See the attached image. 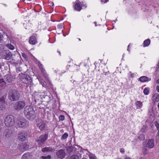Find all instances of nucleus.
<instances>
[{"instance_id":"obj_1","label":"nucleus","mask_w":159,"mask_h":159,"mask_svg":"<svg viewBox=\"0 0 159 159\" xmlns=\"http://www.w3.org/2000/svg\"><path fill=\"white\" fill-rule=\"evenodd\" d=\"M24 113L26 118L29 120H32L35 117V111L31 106H26L24 109Z\"/></svg>"},{"instance_id":"obj_2","label":"nucleus","mask_w":159,"mask_h":159,"mask_svg":"<svg viewBox=\"0 0 159 159\" xmlns=\"http://www.w3.org/2000/svg\"><path fill=\"white\" fill-rule=\"evenodd\" d=\"M8 98L11 101H16L18 100L20 96L18 92L15 90H10L8 94Z\"/></svg>"},{"instance_id":"obj_3","label":"nucleus","mask_w":159,"mask_h":159,"mask_svg":"<svg viewBox=\"0 0 159 159\" xmlns=\"http://www.w3.org/2000/svg\"><path fill=\"white\" fill-rule=\"evenodd\" d=\"M4 122L5 125L7 126H12L15 122V118L12 115H8L5 118Z\"/></svg>"},{"instance_id":"obj_4","label":"nucleus","mask_w":159,"mask_h":159,"mask_svg":"<svg viewBox=\"0 0 159 159\" xmlns=\"http://www.w3.org/2000/svg\"><path fill=\"white\" fill-rule=\"evenodd\" d=\"M25 103L23 101H18L14 104L13 107L16 111H20L25 107Z\"/></svg>"},{"instance_id":"obj_5","label":"nucleus","mask_w":159,"mask_h":159,"mask_svg":"<svg viewBox=\"0 0 159 159\" xmlns=\"http://www.w3.org/2000/svg\"><path fill=\"white\" fill-rule=\"evenodd\" d=\"M48 138V135L45 134L41 135L39 137L37 141V143L39 146L43 145Z\"/></svg>"},{"instance_id":"obj_6","label":"nucleus","mask_w":159,"mask_h":159,"mask_svg":"<svg viewBox=\"0 0 159 159\" xmlns=\"http://www.w3.org/2000/svg\"><path fill=\"white\" fill-rule=\"evenodd\" d=\"M17 124L20 127L22 128L28 125V122L25 118H20L17 121Z\"/></svg>"},{"instance_id":"obj_7","label":"nucleus","mask_w":159,"mask_h":159,"mask_svg":"<svg viewBox=\"0 0 159 159\" xmlns=\"http://www.w3.org/2000/svg\"><path fill=\"white\" fill-rule=\"evenodd\" d=\"M3 58L6 60L10 59L12 57V54L9 51H4L1 54Z\"/></svg>"},{"instance_id":"obj_8","label":"nucleus","mask_w":159,"mask_h":159,"mask_svg":"<svg viewBox=\"0 0 159 159\" xmlns=\"http://www.w3.org/2000/svg\"><path fill=\"white\" fill-rule=\"evenodd\" d=\"M39 69L41 70V71L43 73V76L45 77L46 79H47L49 82V83H50L49 78L48 76V75L47 74L45 70L43 68V65L41 64V63H39Z\"/></svg>"},{"instance_id":"obj_9","label":"nucleus","mask_w":159,"mask_h":159,"mask_svg":"<svg viewBox=\"0 0 159 159\" xmlns=\"http://www.w3.org/2000/svg\"><path fill=\"white\" fill-rule=\"evenodd\" d=\"M56 155L59 158L62 159L64 158L66 154L64 150L60 149L56 152Z\"/></svg>"},{"instance_id":"obj_10","label":"nucleus","mask_w":159,"mask_h":159,"mask_svg":"<svg viewBox=\"0 0 159 159\" xmlns=\"http://www.w3.org/2000/svg\"><path fill=\"white\" fill-rule=\"evenodd\" d=\"M37 125L40 129L43 130L45 127L46 124L42 120H40L37 121Z\"/></svg>"},{"instance_id":"obj_11","label":"nucleus","mask_w":159,"mask_h":159,"mask_svg":"<svg viewBox=\"0 0 159 159\" xmlns=\"http://www.w3.org/2000/svg\"><path fill=\"white\" fill-rule=\"evenodd\" d=\"M54 151V148L51 147H45L42 149V151L43 153H49L53 152Z\"/></svg>"},{"instance_id":"obj_12","label":"nucleus","mask_w":159,"mask_h":159,"mask_svg":"<svg viewBox=\"0 0 159 159\" xmlns=\"http://www.w3.org/2000/svg\"><path fill=\"white\" fill-rule=\"evenodd\" d=\"M154 145V141L153 139H148L147 143L146 146L149 148H152Z\"/></svg>"},{"instance_id":"obj_13","label":"nucleus","mask_w":159,"mask_h":159,"mask_svg":"<svg viewBox=\"0 0 159 159\" xmlns=\"http://www.w3.org/2000/svg\"><path fill=\"white\" fill-rule=\"evenodd\" d=\"M28 146L25 143H22L20 144L19 148L22 151H24L28 148Z\"/></svg>"},{"instance_id":"obj_14","label":"nucleus","mask_w":159,"mask_h":159,"mask_svg":"<svg viewBox=\"0 0 159 159\" xmlns=\"http://www.w3.org/2000/svg\"><path fill=\"white\" fill-rule=\"evenodd\" d=\"M27 137V135L25 133L21 132L19 134L18 139L21 141L25 140Z\"/></svg>"},{"instance_id":"obj_15","label":"nucleus","mask_w":159,"mask_h":159,"mask_svg":"<svg viewBox=\"0 0 159 159\" xmlns=\"http://www.w3.org/2000/svg\"><path fill=\"white\" fill-rule=\"evenodd\" d=\"M80 4L77 2V1H76L75 8L76 10H81V9H84L83 7H85V5L84 4L81 5Z\"/></svg>"},{"instance_id":"obj_16","label":"nucleus","mask_w":159,"mask_h":159,"mask_svg":"<svg viewBox=\"0 0 159 159\" xmlns=\"http://www.w3.org/2000/svg\"><path fill=\"white\" fill-rule=\"evenodd\" d=\"M152 100L155 104L157 103L159 101V94L158 93L155 94L152 97Z\"/></svg>"},{"instance_id":"obj_17","label":"nucleus","mask_w":159,"mask_h":159,"mask_svg":"<svg viewBox=\"0 0 159 159\" xmlns=\"http://www.w3.org/2000/svg\"><path fill=\"white\" fill-rule=\"evenodd\" d=\"M139 80L142 82H145L151 80V78L146 76H143L139 78Z\"/></svg>"},{"instance_id":"obj_18","label":"nucleus","mask_w":159,"mask_h":159,"mask_svg":"<svg viewBox=\"0 0 159 159\" xmlns=\"http://www.w3.org/2000/svg\"><path fill=\"white\" fill-rule=\"evenodd\" d=\"M4 100L5 98L4 97H2L0 99V106L1 103L2 104V106L0 107V109L1 110H3L5 108Z\"/></svg>"},{"instance_id":"obj_19","label":"nucleus","mask_w":159,"mask_h":159,"mask_svg":"<svg viewBox=\"0 0 159 159\" xmlns=\"http://www.w3.org/2000/svg\"><path fill=\"white\" fill-rule=\"evenodd\" d=\"M37 42L35 36L31 37L29 39V43L30 44L34 45Z\"/></svg>"},{"instance_id":"obj_20","label":"nucleus","mask_w":159,"mask_h":159,"mask_svg":"<svg viewBox=\"0 0 159 159\" xmlns=\"http://www.w3.org/2000/svg\"><path fill=\"white\" fill-rule=\"evenodd\" d=\"M31 153L27 152L25 153L22 157L21 159H28L31 157Z\"/></svg>"},{"instance_id":"obj_21","label":"nucleus","mask_w":159,"mask_h":159,"mask_svg":"<svg viewBox=\"0 0 159 159\" xmlns=\"http://www.w3.org/2000/svg\"><path fill=\"white\" fill-rule=\"evenodd\" d=\"M136 108L138 109H140L143 107V102L140 101H137L135 103Z\"/></svg>"},{"instance_id":"obj_22","label":"nucleus","mask_w":159,"mask_h":159,"mask_svg":"<svg viewBox=\"0 0 159 159\" xmlns=\"http://www.w3.org/2000/svg\"><path fill=\"white\" fill-rule=\"evenodd\" d=\"M38 79L43 87H45L46 86V82L40 77H39Z\"/></svg>"},{"instance_id":"obj_23","label":"nucleus","mask_w":159,"mask_h":159,"mask_svg":"<svg viewBox=\"0 0 159 159\" xmlns=\"http://www.w3.org/2000/svg\"><path fill=\"white\" fill-rule=\"evenodd\" d=\"M150 43V40L147 39L145 40L143 42V47H145L149 45Z\"/></svg>"},{"instance_id":"obj_24","label":"nucleus","mask_w":159,"mask_h":159,"mask_svg":"<svg viewBox=\"0 0 159 159\" xmlns=\"http://www.w3.org/2000/svg\"><path fill=\"white\" fill-rule=\"evenodd\" d=\"M88 156L90 159H97L96 156L92 153H89Z\"/></svg>"},{"instance_id":"obj_25","label":"nucleus","mask_w":159,"mask_h":159,"mask_svg":"<svg viewBox=\"0 0 159 159\" xmlns=\"http://www.w3.org/2000/svg\"><path fill=\"white\" fill-rule=\"evenodd\" d=\"M5 136L7 137H9L11 134L10 131L8 129H6L5 131Z\"/></svg>"},{"instance_id":"obj_26","label":"nucleus","mask_w":159,"mask_h":159,"mask_svg":"<svg viewBox=\"0 0 159 159\" xmlns=\"http://www.w3.org/2000/svg\"><path fill=\"white\" fill-rule=\"evenodd\" d=\"M6 46L8 47L9 49L13 50L14 49V46L10 44H7L6 45Z\"/></svg>"},{"instance_id":"obj_27","label":"nucleus","mask_w":159,"mask_h":159,"mask_svg":"<svg viewBox=\"0 0 159 159\" xmlns=\"http://www.w3.org/2000/svg\"><path fill=\"white\" fill-rule=\"evenodd\" d=\"M51 157L50 155H48L47 156H42L40 157V159H50Z\"/></svg>"},{"instance_id":"obj_28","label":"nucleus","mask_w":159,"mask_h":159,"mask_svg":"<svg viewBox=\"0 0 159 159\" xmlns=\"http://www.w3.org/2000/svg\"><path fill=\"white\" fill-rule=\"evenodd\" d=\"M68 135L67 133H65L61 136V139L64 140L67 138L68 137Z\"/></svg>"},{"instance_id":"obj_29","label":"nucleus","mask_w":159,"mask_h":159,"mask_svg":"<svg viewBox=\"0 0 159 159\" xmlns=\"http://www.w3.org/2000/svg\"><path fill=\"white\" fill-rule=\"evenodd\" d=\"M143 93L146 95H148L149 93V89L148 88H145L143 90Z\"/></svg>"},{"instance_id":"obj_30","label":"nucleus","mask_w":159,"mask_h":159,"mask_svg":"<svg viewBox=\"0 0 159 159\" xmlns=\"http://www.w3.org/2000/svg\"><path fill=\"white\" fill-rule=\"evenodd\" d=\"M138 138L140 140H143L144 139L145 136L143 134H141L138 137Z\"/></svg>"},{"instance_id":"obj_31","label":"nucleus","mask_w":159,"mask_h":159,"mask_svg":"<svg viewBox=\"0 0 159 159\" xmlns=\"http://www.w3.org/2000/svg\"><path fill=\"white\" fill-rule=\"evenodd\" d=\"M24 82L26 84H27L29 85L32 82V81L31 79H29L28 80H26V79H25Z\"/></svg>"},{"instance_id":"obj_32","label":"nucleus","mask_w":159,"mask_h":159,"mask_svg":"<svg viewBox=\"0 0 159 159\" xmlns=\"http://www.w3.org/2000/svg\"><path fill=\"white\" fill-rule=\"evenodd\" d=\"M69 159H79V158L76 155H73L71 156Z\"/></svg>"},{"instance_id":"obj_33","label":"nucleus","mask_w":159,"mask_h":159,"mask_svg":"<svg viewBox=\"0 0 159 159\" xmlns=\"http://www.w3.org/2000/svg\"><path fill=\"white\" fill-rule=\"evenodd\" d=\"M6 82L5 81H1L0 82V86L3 87L5 86Z\"/></svg>"},{"instance_id":"obj_34","label":"nucleus","mask_w":159,"mask_h":159,"mask_svg":"<svg viewBox=\"0 0 159 159\" xmlns=\"http://www.w3.org/2000/svg\"><path fill=\"white\" fill-rule=\"evenodd\" d=\"M12 79L10 77H7L6 78V81L8 83H10L11 82Z\"/></svg>"},{"instance_id":"obj_35","label":"nucleus","mask_w":159,"mask_h":159,"mask_svg":"<svg viewBox=\"0 0 159 159\" xmlns=\"http://www.w3.org/2000/svg\"><path fill=\"white\" fill-rule=\"evenodd\" d=\"M59 119L60 120L63 121L65 119V116L63 115H61L59 116Z\"/></svg>"},{"instance_id":"obj_36","label":"nucleus","mask_w":159,"mask_h":159,"mask_svg":"<svg viewBox=\"0 0 159 159\" xmlns=\"http://www.w3.org/2000/svg\"><path fill=\"white\" fill-rule=\"evenodd\" d=\"M155 125L157 127L158 131H159V124L158 122L157 121H155Z\"/></svg>"},{"instance_id":"obj_37","label":"nucleus","mask_w":159,"mask_h":159,"mask_svg":"<svg viewBox=\"0 0 159 159\" xmlns=\"http://www.w3.org/2000/svg\"><path fill=\"white\" fill-rule=\"evenodd\" d=\"M146 128H147V127L146 126H144V125L143 126L141 129V130L142 132H144L145 131Z\"/></svg>"},{"instance_id":"obj_38","label":"nucleus","mask_w":159,"mask_h":159,"mask_svg":"<svg viewBox=\"0 0 159 159\" xmlns=\"http://www.w3.org/2000/svg\"><path fill=\"white\" fill-rule=\"evenodd\" d=\"M22 56L26 60H27V58H28L26 54H25L24 53H22Z\"/></svg>"},{"instance_id":"obj_39","label":"nucleus","mask_w":159,"mask_h":159,"mask_svg":"<svg viewBox=\"0 0 159 159\" xmlns=\"http://www.w3.org/2000/svg\"><path fill=\"white\" fill-rule=\"evenodd\" d=\"M128 75L129 77H133L134 76V74L133 73H132L130 72H129V73L128 74Z\"/></svg>"},{"instance_id":"obj_40","label":"nucleus","mask_w":159,"mask_h":159,"mask_svg":"<svg viewBox=\"0 0 159 159\" xmlns=\"http://www.w3.org/2000/svg\"><path fill=\"white\" fill-rule=\"evenodd\" d=\"M120 152L122 153H124L125 152V150L123 148H121L120 149Z\"/></svg>"},{"instance_id":"obj_41","label":"nucleus","mask_w":159,"mask_h":159,"mask_svg":"<svg viewBox=\"0 0 159 159\" xmlns=\"http://www.w3.org/2000/svg\"><path fill=\"white\" fill-rule=\"evenodd\" d=\"M2 35L0 33V43H1L2 40Z\"/></svg>"},{"instance_id":"obj_42","label":"nucleus","mask_w":159,"mask_h":159,"mask_svg":"<svg viewBox=\"0 0 159 159\" xmlns=\"http://www.w3.org/2000/svg\"><path fill=\"white\" fill-rule=\"evenodd\" d=\"M156 89L157 91L159 93V85L157 86Z\"/></svg>"},{"instance_id":"obj_43","label":"nucleus","mask_w":159,"mask_h":159,"mask_svg":"<svg viewBox=\"0 0 159 159\" xmlns=\"http://www.w3.org/2000/svg\"><path fill=\"white\" fill-rule=\"evenodd\" d=\"M109 0H101L102 2L105 3H106Z\"/></svg>"},{"instance_id":"obj_44","label":"nucleus","mask_w":159,"mask_h":159,"mask_svg":"<svg viewBox=\"0 0 159 159\" xmlns=\"http://www.w3.org/2000/svg\"><path fill=\"white\" fill-rule=\"evenodd\" d=\"M58 26L59 27V28H62L63 27V25L61 24H60L58 25Z\"/></svg>"},{"instance_id":"obj_45","label":"nucleus","mask_w":159,"mask_h":159,"mask_svg":"<svg viewBox=\"0 0 159 159\" xmlns=\"http://www.w3.org/2000/svg\"><path fill=\"white\" fill-rule=\"evenodd\" d=\"M6 35L7 36V39L10 40L11 37L10 36H8L7 34H6Z\"/></svg>"},{"instance_id":"obj_46","label":"nucleus","mask_w":159,"mask_h":159,"mask_svg":"<svg viewBox=\"0 0 159 159\" xmlns=\"http://www.w3.org/2000/svg\"><path fill=\"white\" fill-rule=\"evenodd\" d=\"M130 45V44H129L128 45V49H127V50H128L129 52H130V49H129V46Z\"/></svg>"},{"instance_id":"obj_47","label":"nucleus","mask_w":159,"mask_h":159,"mask_svg":"<svg viewBox=\"0 0 159 159\" xmlns=\"http://www.w3.org/2000/svg\"><path fill=\"white\" fill-rule=\"evenodd\" d=\"M156 83L159 84V79L156 81Z\"/></svg>"},{"instance_id":"obj_48","label":"nucleus","mask_w":159,"mask_h":159,"mask_svg":"<svg viewBox=\"0 0 159 159\" xmlns=\"http://www.w3.org/2000/svg\"><path fill=\"white\" fill-rule=\"evenodd\" d=\"M108 73H109V72H105V75H107L108 74Z\"/></svg>"},{"instance_id":"obj_49","label":"nucleus","mask_w":159,"mask_h":159,"mask_svg":"<svg viewBox=\"0 0 159 159\" xmlns=\"http://www.w3.org/2000/svg\"><path fill=\"white\" fill-rule=\"evenodd\" d=\"M157 136L159 137V131H158V132H157Z\"/></svg>"},{"instance_id":"obj_50","label":"nucleus","mask_w":159,"mask_h":159,"mask_svg":"<svg viewBox=\"0 0 159 159\" xmlns=\"http://www.w3.org/2000/svg\"><path fill=\"white\" fill-rule=\"evenodd\" d=\"M125 159H131L130 158H129V157H126L125 158Z\"/></svg>"},{"instance_id":"obj_51","label":"nucleus","mask_w":159,"mask_h":159,"mask_svg":"<svg viewBox=\"0 0 159 159\" xmlns=\"http://www.w3.org/2000/svg\"><path fill=\"white\" fill-rule=\"evenodd\" d=\"M94 23L95 24V26H97V25L96 22H94Z\"/></svg>"},{"instance_id":"obj_52","label":"nucleus","mask_w":159,"mask_h":159,"mask_svg":"<svg viewBox=\"0 0 159 159\" xmlns=\"http://www.w3.org/2000/svg\"><path fill=\"white\" fill-rule=\"evenodd\" d=\"M57 52H58L59 53V55H60V54H61V53H60V51H57Z\"/></svg>"},{"instance_id":"obj_53","label":"nucleus","mask_w":159,"mask_h":159,"mask_svg":"<svg viewBox=\"0 0 159 159\" xmlns=\"http://www.w3.org/2000/svg\"><path fill=\"white\" fill-rule=\"evenodd\" d=\"M143 153L144 154H145L146 153V152H144V151L143 152Z\"/></svg>"},{"instance_id":"obj_54","label":"nucleus","mask_w":159,"mask_h":159,"mask_svg":"<svg viewBox=\"0 0 159 159\" xmlns=\"http://www.w3.org/2000/svg\"><path fill=\"white\" fill-rule=\"evenodd\" d=\"M55 72H56V73H57V71H56V70H55Z\"/></svg>"},{"instance_id":"obj_55","label":"nucleus","mask_w":159,"mask_h":159,"mask_svg":"<svg viewBox=\"0 0 159 159\" xmlns=\"http://www.w3.org/2000/svg\"><path fill=\"white\" fill-rule=\"evenodd\" d=\"M79 40L80 41V39H79Z\"/></svg>"},{"instance_id":"obj_56","label":"nucleus","mask_w":159,"mask_h":159,"mask_svg":"<svg viewBox=\"0 0 159 159\" xmlns=\"http://www.w3.org/2000/svg\"><path fill=\"white\" fill-rule=\"evenodd\" d=\"M25 0H23V1H24Z\"/></svg>"},{"instance_id":"obj_57","label":"nucleus","mask_w":159,"mask_h":159,"mask_svg":"<svg viewBox=\"0 0 159 159\" xmlns=\"http://www.w3.org/2000/svg\"><path fill=\"white\" fill-rule=\"evenodd\" d=\"M82 159H83V158H82Z\"/></svg>"}]
</instances>
